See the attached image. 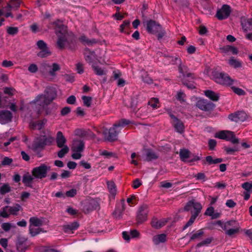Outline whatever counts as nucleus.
<instances>
[{
    "mask_svg": "<svg viewBox=\"0 0 252 252\" xmlns=\"http://www.w3.org/2000/svg\"><path fill=\"white\" fill-rule=\"evenodd\" d=\"M130 121L123 119L117 122L114 124L113 126L108 129L104 126L100 127L97 130L98 133H102L104 138L109 141H113L116 140L119 130L117 129L118 127H123L125 126L129 125Z\"/></svg>",
    "mask_w": 252,
    "mask_h": 252,
    "instance_id": "1",
    "label": "nucleus"
},
{
    "mask_svg": "<svg viewBox=\"0 0 252 252\" xmlns=\"http://www.w3.org/2000/svg\"><path fill=\"white\" fill-rule=\"evenodd\" d=\"M49 28L55 29L58 36L57 44L60 49H63L67 42V27L59 20L51 22L49 25Z\"/></svg>",
    "mask_w": 252,
    "mask_h": 252,
    "instance_id": "2",
    "label": "nucleus"
},
{
    "mask_svg": "<svg viewBox=\"0 0 252 252\" xmlns=\"http://www.w3.org/2000/svg\"><path fill=\"white\" fill-rule=\"evenodd\" d=\"M192 208H193L194 210L191 212V216L190 218L184 226V230L193 224L195 219L201 212L202 206L200 203L195 201L194 200H191L187 203L184 207V210L189 211L191 210Z\"/></svg>",
    "mask_w": 252,
    "mask_h": 252,
    "instance_id": "3",
    "label": "nucleus"
},
{
    "mask_svg": "<svg viewBox=\"0 0 252 252\" xmlns=\"http://www.w3.org/2000/svg\"><path fill=\"white\" fill-rule=\"evenodd\" d=\"M218 224L225 231L226 235L229 236L238 234L241 229L239 222L234 220H230L224 223L220 221H218Z\"/></svg>",
    "mask_w": 252,
    "mask_h": 252,
    "instance_id": "4",
    "label": "nucleus"
},
{
    "mask_svg": "<svg viewBox=\"0 0 252 252\" xmlns=\"http://www.w3.org/2000/svg\"><path fill=\"white\" fill-rule=\"evenodd\" d=\"M61 69L60 65L57 63H49L44 62L41 64L40 70L41 73L46 77H55L56 72Z\"/></svg>",
    "mask_w": 252,
    "mask_h": 252,
    "instance_id": "5",
    "label": "nucleus"
},
{
    "mask_svg": "<svg viewBox=\"0 0 252 252\" xmlns=\"http://www.w3.org/2000/svg\"><path fill=\"white\" fill-rule=\"evenodd\" d=\"M54 141V138L51 136H40L36 138L33 141L32 145L29 148L36 152L39 149H43L46 145H50Z\"/></svg>",
    "mask_w": 252,
    "mask_h": 252,
    "instance_id": "6",
    "label": "nucleus"
},
{
    "mask_svg": "<svg viewBox=\"0 0 252 252\" xmlns=\"http://www.w3.org/2000/svg\"><path fill=\"white\" fill-rule=\"evenodd\" d=\"M147 31L148 32L157 34L158 39L161 38L165 32L162 30L161 26L153 20H149L146 22Z\"/></svg>",
    "mask_w": 252,
    "mask_h": 252,
    "instance_id": "7",
    "label": "nucleus"
},
{
    "mask_svg": "<svg viewBox=\"0 0 252 252\" xmlns=\"http://www.w3.org/2000/svg\"><path fill=\"white\" fill-rule=\"evenodd\" d=\"M213 77L216 82L225 86H230L234 82L227 74L223 72H215L213 74Z\"/></svg>",
    "mask_w": 252,
    "mask_h": 252,
    "instance_id": "8",
    "label": "nucleus"
},
{
    "mask_svg": "<svg viewBox=\"0 0 252 252\" xmlns=\"http://www.w3.org/2000/svg\"><path fill=\"white\" fill-rule=\"evenodd\" d=\"M84 143L80 139L74 140L73 142L71 150L73 152L72 158L74 159H79L81 157V153L83 151Z\"/></svg>",
    "mask_w": 252,
    "mask_h": 252,
    "instance_id": "9",
    "label": "nucleus"
},
{
    "mask_svg": "<svg viewBox=\"0 0 252 252\" xmlns=\"http://www.w3.org/2000/svg\"><path fill=\"white\" fill-rule=\"evenodd\" d=\"M49 170V166L45 164H41L40 166L33 168L32 171V174L35 178L42 179L46 177L47 172Z\"/></svg>",
    "mask_w": 252,
    "mask_h": 252,
    "instance_id": "10",
    "label": "nucleus"
},
{
    "mask_svg": "<svg viewBox=\"0 0 252 252\" xmlns=\"http://www.w3.org/2000/svg\"><path fill=\"white\" fill-rule=\"evenodd\" d=\"M164 57L168 59H171L170 62L172 64H177L178 62L180 63L179 65V70L180 72L183 74L184 77L193 78L194 74L190 73L185 72V70L187 69V67L185 66H182L181 64V59L178 56L172 57L169 56L164 55Z\"/></svg>",
    "mask_w": 252,
    "mask_h": 252,
    "instance_id": "11",
    "label": "nucleus"
},
{
    "mask_svg": "<svg viewBox=\"0 0 252 252\" xmlns=\"http://www.w3.org/2000/svg\"><path fill=\"white\" fill-rule=\"evenodd\" d=\"M38 49L40 50L37 53L38 57L44 58H46L51 55V52L48 47L47 44L42 40H39L36 43Z\"/></svg>",
    "mask_w": 252,
    "mask_h": 252,
    "instance_id": "12",
    "label": "nucleus"
},
{
    "mask_svg": "<svg viewBox=\"0 0 252 252\" xmlns=\"http://www.w3.org/2000/svg\"><path fill=\"white\" fill-rule=\"evenodd\" d=\"M52 100L45 95L40 94L38 95L33 101L36 105L39 106L38 113H41L43 110L45 105H48Z\"/></svg>",
    "mask_w": 252,
    "mask_h": 252,
    "instance_id": "13",
    "label": "nucleus"
},
{
    "mask_svg": "<svg viewBox=\"0 0 252 252\" xmlns=\"http://www.w3.org/2000/svg\"><path fill=\"white\" fill-rule=\"evenodd\" d=\"M231 12V7L227 4H223L216 13V17L219 20L226 19Z\"/></svg>",
    "mask_w": 252,
    "mask_h": 252,
    "instance_id": "14",
    "label": "nucleus"
},
{
    "mask_svg": "<svg viewBox=\"0 0 252 252\" xmlns=\"http://www.w3.org/2000/svg\"><path fill=\"white\" fill-rule=\"evenodd\" d=\"M228 118L231 121L235 122H243L247 120L248 116L245 112L240 111L230 114L228 116Z\"/></svg>",
    "mask_w": 252,
    "mask_h": 252,
    "instance_id": "15",
    "label": "nucleus"
},
{
    "mask_svg": "<svg viewBox=\"0 0 252 252\" xmlns=\"http://www.w3.org/2000/svg\"><path fill=\"white\" fill-rule=\"evenodd\" d=\"M148 213V207L147 205H142L138 211L137 220L138 223H142L147 220Z\"/></svg>",
    "mask_w": 252,
    "mask_h": 252,
    "instance_id": "16",
    "label": "nucleus"
},
{
    "mask_svg": "<svg viewBox=\"0 0 252 252\" xmlns=\"http://www.w3.org/2000/svg\"><path fill=\"white\" fill-rule=\"evenodd\" d=\"M240 22L244 32H248L252 30V19L242 16L240 18Z\"/></svg>",
    "mask_w": 252,
    "mask_h": 252,
    "instance_id": "17",
    "label": "nucleus"
},
{
    "mask_svg": "<svg viewBox=\"0 0 252 252\" xmlns=\"http://www.w3.org/2000/svg\"><path fill=\"white\" fill-rule=\"evenodd\" d=\"M196 106L201 110L205 111H209L214 107V105L212 103L209 102L205 99L198 100L196 102Z\"/></svg>",
    "mask_w": 252,
    "mask_h": 252,
    "instance_id": "18",
    "label": "nucleus"
},
{
    "mask_svg": "<svg viewBox=\"0 0 252 252\" xmlns=\"http://www.w3.org/2000/svg\"><path fill=\"white\" fill-rule=\"evenodd\" d=\"M27 238L19 237L16 243L17 250L19 252H25L28 247L27 244Z\"/></svg>",
    "mask_w": 252,
    "mask_h": 252,
    "instance_id": "19",
    "label": "nucleus"
},
{
    "mask_svg": "<svg viewBox=\"0 0 252 252\" xmlns=\"http://www.w3.org/2000/svg\"><path fill=\"white\" fill-rule=\"evenodd\" d=\"M233 137V132L228 130H222L217 132L215 135V137L229 140Z\"/></svg>",
    "mask_w": 252,
    "mask_h": 252,
    "instance_id": "20",
    "label": "nucleus"
},
{
    "mask_svg": "<svg viewBox=\"0 0 252 252\" xmlns=\"http://www.w3.org/2000/svg\"><path fill=\"white\" fill-rule=\"evenodd\" d=\"M12 114L9 111H3L0 113V123L5 124L10 122L12 118Z\"/></svg>",
    "mask_w": 252,
    "mask_h": 252,
    "instance_id": "21",
    "label": "nucleus"
},
{
    "mask_svg": "<svg viewBox=\"0 0 252 252\" xmlns=\"http://www.w3.org/2000/svg\"><path fill=\"white\" fill-rule=\"evenodd\" d=\"M166 223L167 220L165 219L158 220L157 218H154L151 221V225L155 228L159 229L164 226Z\"/></svg>",
    "mask_w": 252,
    "mask_h": 252,
    "instance_id": "22",
    "label": "nucleus"
},
{
    "mask_svg": "<svg viewBox=\"0 0 252 252\" xmlns=\"http://www.w3.org/2000/svg\"><path fill=\"white\" fill-rule=\"evenodd\" d=\"M56 140L57 146L59 148H62L63 146H67L65 145L66 139L61 131H58L57 132Z\"/></svg>",
    "mask_w": 252,
    "mask_h": 252,
    "instance_id": "23",
    "label": "nucleus"
},
{
    "mask_svg": "<svg viewBox=\"0 0 252 252\" xmlns=\"http://www.w3.org/2000/svg\"><path fill=\"white\" fill-rule=\"evenodd\" d=\"M119 31L127 35L129 34L131 32L130 21L125 20L123 24L120 25Z\"/></svg>",
    "mask_w": 252,
    "mask_h": 252,
    "instance_id": "24",
    "label": "nucleus"
},
{
    "mask_svg": "<svg viewBox=\"0 0 252 252\" xmlns=\"http://www.w3.org/2000/svg\"><path fill=\"white\" fill-rule=\"evenodd\" d=\"M79 227L77 222L74 221L70 224L63 226V231L66 233L70 234L73 233V230H76Z\"/></svg>",
    "mask_w": 252,
    "mask_h": 252,
    "instance_id": "25",
    "label": "nucleus"
},
{
    "mask_svg": "<svg viewBox=\"0 0 252 252\" xmlns=\"http://www.w3.org/2000/svg\"><path fill=\"white\" fill-rule=\"evenodd\" d=\"M46 122V121L44 120H39L36 121L35 122H31L30 124V128L32 130L34 129H41L44 126Z\"/></svg>",
    "mask_w": 252,
    "mask_h": 252,
    "instance_id": "26",
    "label": "nucleus"
},
{
    "mask_svg": "<svg viewBox=\"0 0 252 252\" xmlns=\"http://www.w3.org/2000/svg\"><path fill=\"white\" fill-rule=\"evenodd\" d=\"M33 180V177L32 175H31L29 173L25 174L23 176L22 182L25 186L32 188V182Z\"/></svg>",
    "mask_w": 252,
    "mask_h": 252,
    "instance_id": "27",
    "label": "nucleus"
},
{
    "mask_svg": "<svg viewBox=\"0 0 252 252\" xmlns=\"http://www.w3.org/2000/svg\"><path fill=\"white\" fill-rule=\"evenodd\" d=\"M46 231L43 230V228L39 227H35L29 226V234L32 237H34L40 233H45Z\"/></svg>",
    "mask_w": 252,
    "mask_h": 252,
    "instance_id": "28",
    "label": "nucleus"
},
{
    "mask_svg": "<svg viewBox=\"0 0 252 252\" xmlns=\"http://www.w3.org/2000/svg\"><path fill=\"white\" fill-rule=\"evenodd\" d=\"M220 50L221 52L223 53H227L229 52H231L233 55H237L238 53V49L237 48L230 45L223 46L221 48Z\"/></svg>",
    "mask_w": 252,
    "mask_h": 252,
    "instance_id": "29",
    "label": "nucleus"
},
{
    "mask_svg": "<svg viewBox=\"0 0 252 252\" xmlns=\"http://www.w3.org/2000/svg\"><path fill=\"white\" fill-rule=\"evenodd\" d=\"M228 64L234 68H240L242 66L243 62L239 60L231 57L228 61Z\"/></svg>",
    "mask_w": 252,
    "mask_h": 252,
    "instance_id": "30",
    "label": "nucleus"
},
{
    "mask_svg": "<svg viewBox=\"0 0 252 252\" xmlns=\"http://www.w3.org/2000/svg\"><path fill=\"white\" fill-rule=\"evenodd\" d=\"M29 226L40 227L43 225V221L37 217H31L29 220Z\"/></svg>",
    "mask_w": 252,
    "mask_h": 252,
    "instance_id": "31",
    "label": "nucleus"
},
{
    "mask_svg": "<svg viewBox=\"0 0 252 252\" xmlns=\"http://www.w3.org/2000/svg\"><path fill=\"white\" fill-rule=\"evenodd\" d=\"M166 241V235L165 234H161L155 235L153 238V241L155 245H158L161 243H164Z\"/></svg>",
    "mask_w": 252,
    "mask_h": 252,
    "instance_id": "32",
    "label": "nucleus"
},
{
    "mask_svg": "<svg viewBox=\"0 0 252 252\" xmlns=\"http://www.w3.org/2000/svg\"><path fill=\"white\" fill-rule=\"evenodd\" d=\"M173 125L177 131L180 133L183 132L184 126L183 123L175 117L173 118Z\"/></svg>",
    "mask_w": 252,
    "mask_h": 252,
    "instance_id": "33",
    "label": "nucleus"
},
{
    "mask_svg": "<svg viewBox=\"0 0 252 252\" xmlns=\"http://www.w3.org/2000/svg\"><path fill=\"white\" fill-rule=\"evenodd\" d=\"M205 95L213 101H216L219 99V94L210 90L205 91L204 92Z\"/></svg>",
    "mask_w": 252,
    "mask_h": 252,
    "instance_id": "34",
    "label": "nucleus"
},
{
    "mask_svg": "<svg viewBox=\"0 0 252 252\" xmlns=\"http://www.w3.org/2000/svg\"><path fill=\"white\" fill-rule=\"evenodd\" d=\"M21 3L20 0H11L6 6V8L8 10H10V9H17L20 7Z\"/></svg>",
    "mask_w": 252,
    "mask_h": 252,
    "instance_id": "35",
    "label": "nucleus"
},
{
    "mask_svg": "<svg viewBox=\"0 0 252 252\" xmlns=\"http://www.w3.org/2000/svg\"><path fill=\"white\" fill-rule=\"evenodd\" d=\"M158 155L151 150L146 151V160L149 161L152 160L156 159L158 158Z\"/></svg>",
    "mask_w": 252,
    "mask_h": 252,
    "instance_id": "36",
    "label": "nucleus"
},
{
    "mask_svg": "<svg viewBox=\"0 0 252 252\" xmlns=\"http://www.w3.org/2000/svg\"><path fill=\"white\" fill-rule=\"evenodd\" d=\"M190 152L188 149H181L180 151V156L181 159L183 161H187V159L190 158Z\"/></svg>",
    "mask_w": 252,
    "mask_h": 252,
    "instance_id": "37",
    "label": "nucleus"
},
{
    "mask_svg": "<svg viewBox=\"0 0 252 252\" xmlns=\"http://www.w3.org/2000/svg\"><path fill=\"white\" fill-rule=\"evenodd\" d=\"M107 187L109 192L113 196H115L117 193L116 187L115 183L112 181L107 182Z\"/></svg>",
    "mask_w": 252,
    "mask_h": 252,
    "instance_id": "38",
    "label": "nucleus"
},
{
    "mask_svg": "<svg viewBox=\"0 0 252 252\" xmlns=\"http://www.w3.org/2000/svg\"><path fill=\"white\" fill-rule=\"evenodd\" d=\"M84 55L86 60L88 63H91L95 59L94 53L90 50H86Z\"/></svg>",
    "mask_w": 252,
    "mask_h": 252,
    "instance_id": "39",
    "label": "nucleus"
},
{
    "mask_svg": "<svg viewBox=\"0 0 252 252\" xmlns=\"http://www.w3.org/2000/svg\"><path fill=\"white\" fill-rule=\"evenodd\" d=\"M20 206L19 205H16L14 206H8V210L9 216L10 215H17L18 214V212L20 209Z\"/></svg>",
    "mask_w": 252,
    "mask_h": 252,
    "instance_id": "40",
    "label": "nucleus"
},
{
    "mask_svg": "<svg viewBox=\"0 0 252 252\" xmlns=\"http://www.w3.org/2000/svg\"><path fill=\"white\" fill-rule=\"evenodd\" d=\"M206 161L209 164H218L222 161L221 158H216L214 159L212 156H209L206 157Z\"/></svg>",
    "mask_w": 252,
    "mask_h": 252,
    "instance_id": "41",
    "label": "nucleus"
},
{
    "mask_svg": "<svg viewBox=\"0 0 252 252\" xmlns=\"http://www.w3.org/2000/svg\"><path fill=\"white\" fill-rule=\"evenodd\" d=\"M92 67L95 73L97 75H103L106 73V71L98 66L93 65Z\"/></svg>",
    "mask_w": 252,
    "mask_h": 252,
    "instance_id": "42",
    "label": "nucleus"
},
{
    "mask_svg": "<svg viewBox=\"0 0 252 252\" xmlns=\"http://www.w3.org/2000/svg\"><path fill=\"white\" fill-rule=\"evenodd\" d=\"M19 29L16 27H7L6 28V32L7 33L11 35H15L18 32Z\"/></svg>",
    "mask_w": 252,
    "mask_h": 252,
    "instance_id": "43",
    "label": "nucleus"
},
{
    "mask_svg": "<svg viewBox=\"0 0 252 252\" xmlns=\"http://www.w3.org/2000/svg\"><path fill=\"white\" fill-rule=\"evenodd\" d=\"M148 104L153 108L159 107L158 99L157 98H152L148 102Z\"/></svg>",
    "mask_w": 252,
    "mask_h": 252,
    "instance_id": "44",
    "label": "nucleus"
},
{
    "mask_svg": "<svg viewBox=\"0 0 252 252\" xmlns=\"http://www.w3.org/2000/svg\"><path fill=\"white\" fill-rule=\"evenodd\" d=\"M61 148V150L58 153V156L60 158L63 157L69 152V148L67 146H63Z\"/></svg>",
    "mask_w": 252,
    "mask_h": 252,
    "instance_id": "45",
    "label": "nucleus"
},
{
    "mask_svg": "<svg viewBox=\"0 0 252 252\" xmlns=\"http://www.w3.org/2000/svg\"><path fill=\"white\" fill-rule=\"evenodd\" d=\"M11 188L8 184H4L0 188V193L1 194H4L10 192Z\"/></svg>",
    "mask_w": 252,
    "mask_h": 252,
    "instance_id": "46",
    "label": "nucleus"
},
{
    "mask_svg": "<svg viewBox=\"0 0 252 252\" xmlns=\"http://www.w3.org/2000/svg\"><path fill=\"white\" fill-rule=\"evenodd\" d=\"M242 187L246 191L252 192V181L247 182L242 185Z\"/></svg>",
    "mask_w": 252,
    "mask_h": 252,
    "instance_id": "47",
    "label": "nucleus"
},
{
    "mask_svg": "<svg viewBox=\"0 0 252 252\" xmlns=\"http://www.w3.org/2000/svg\"><path fill=\"white\" fill-rule=\"evenodd\" d=\"M8 206H6L2 208L0 211V217L3 218H8L9 216L8 210Z\"/></svg>",
    "mask_w": 252,
    "mask_h": 252,
    "instance_id": "48",
    "label": "nucleus"
},
{
    "mask_svg": "<svg viewBox=\"0 0 252 252\" xmlns=\"http://www.w3.org/2000/svg\"><path fill=\"white\" fill-rule=\"evenodd\" d=\"M231 89L234 93L239 95H244L246 94L245 91L242 89L235 87H231Z\"/></svg>",
    "mask_w": 252,
    "mask_h": 252,
    "instance_id": "49",
    "label": "nucleus"
},
{
    "mask_svg": "<svg viewBox=\"0 0 252 252\" xmlns=\"http://www.w3.org/2000/svg\"><path fill=\"white\" fill-rule=\"evenodd\" d=\"M82 99L83 101V103L87 107H90L91 106V102H92V97L90 96H83L82 97Z\"/></svg>",
    "mask_w": 252,
    "mask_h": 252,
    "instance_id": "50",
    "label": "nucleus"
},
{
    "mask_svg": "<svg viewBox=\"0 0 252 252\" xmlns=\"http://www.w3.org/2000/svg\"><path fill=\"white\" fill-rule=\"evenodd\" d=\"M13 162V159L7 157H5L1 161V164L4 166L9 165Z\"/></svg>",
    "mask_w": 252,
    "mask_h": 252,
    "instance_id": "51",
    "label": "nucleus"
},
{
    "mask_svg": "<svg viewBox=\"0 0 252 252\" xmlns=\"http://www.w3.org/2000/svg\"><path fill=\"white\" fill-rule=\"evenodd\" d=\"M100 155L104 156L107 158H110L113 156V154L112 152H108L106 150L100 151Z\"/></svg>",
    "mask_w": 252,
    "mask_h": 252,
    "instance_id": "52",
    "label": "nucleus"
},
{
    "mask_svg": "<svg viewBox=\"0 0 252 252\" xmlns=\"http://www.w3.org/2000/svg\"><path fill=\"white\" fill-rule=\"evenodd\" d=\"M77 193V190L76 189H71L66 192L65 195L67 197H74Z\"/></svg>",
    "mask_w": 252,
    "mask_h": 252,
    "instance_id": "53",
    "label": "nucleus"
},
{
    "mask_svg": "<svg viewBox=\"0 0 252 252\" xmlns=\"http://www.w3.org/2000/svg\"><path fill=\"white\" fill-rule=\"evenodd\" d=\"M185 97L186 95L184 93L179 92L177 93L176 98L181 102H184Z\"/></svg>",
    "mask_w": 252,
    "mask_h": 252,
    "instance_id": "54",
    "label": "nucleus"
},
{
    "mask_svg": "<svg viewBox=\"0 0 252 252\" xmlns=\"http://www.w3.org/2000/svg\"><path fill=\"white\" fill-rule=\"evenodd\" d=\"M1 227L5 231H8L11 228L12 225L8 222H4L1 224Z\"/></svg>",
    "mask_w": 252,
    "mask_h": 252,
    "instance_id": "55",
    "label": "nucleus"
},
{
    "mask_svg": "<svg viewBox=\"0 0 252 252\" xmlns=\"http://www.w3.org/2000/svg\"><path fill=\"white\" fill-rule=\"evenodd\" d=\"M203 234V232L202 230H199L197 231L196 233H194L191 237V240H194L195 239L198 238L201 236Z\"/></svg>",
    "mask_w": 252,
    "mask_h": 252,
    "instance_id": "56",
    "label": "nucleus"
},
{
    "mask_svg": "<svg viewBox=\"0 0 252 252\" xmlns=\"http://www.w3.org/2000/svg\"><path fill=\"white\" fill-rule=\"evenodd\" d=\"M211 241H212V239H211V238H207L205 240H203V241H201V242L199 243L197 245V246L198 247H200L203 246L204 245H208V244H210L211 242Z\"/></svg>",
    "mask_w": 252,
    "mask_h": 252,
    "instance_id": "57",
    "label": "nucleus"
},
{
    "mask_svg": "<svg viewBox=\"0 0 252 252\" xmlns=\"http://www.w3.org/2000/svg\"><path fill=\"white\" fill-rule=\"evenodd\" d=\"M37 70V66L34 63L31 64L28 67V70L32 73H35Z\"/></svg>",
    "mask_w": 252,
    "mask_h": 252,
    "instance_id": "58",
    "label": "nucleus"
},
{
    "mask_svg": "<svg viewBox=\"0 0 252 252\" xmlns=\"http://www.w3.org/2000/svg\"><path fill=\"white\" fill-rule=\"evenodd\" d=\"M76 70L79 74H82L84 72V67L81 63L76 64Z\"/></svg>",
    "mask_w": 252,
    "mask_h": 252,
    "instance_id": "59",
    "label": "nucleus"
},
{
    "mask_svg": "<svg viewBox=\"0 0 252 252\" xmlns=\"http://www.w3.org/2000/svg\"><path fill=\"white\" fill-rule=\"evenodd\" d=\"M214 212V208L213 207L211 206V207H208L207 209V210L205 213V215L212 217V216H213Z\"/></svg>",
    "mask_w": 252,
    "mask_h": 252,
    "instance_id": "60",
    "label": "nucleus"
},
{
    "mask_svg": "<svg viewBox=\"0 0 252 252\" xmlns=\"http://www.w3.org/2000/svg\"><path fill=\"white\" fill-rule=\"evenodd\" d=\"M142 185V183L139 179H136L133 182L132 187L134 189L139 188Z\"/></svg>",
    "mask_w": 252,
    "mask_h": 252,
    "instance_id": "61",
    "label": "nucleus"
},
{
    "mask_svg": "<svg viewBox=\"0 0 252 252\" xmlns=\"http://www.w3.org/2000/svg\"><path fill=\"white\" fill-rule=\"evenodd\" d=\"M194 177H195L198 180L204 181L206 180V176L203 173H198L194 176Z\"/></svg>",
    "mask_w": 252,
    "mask_h": 252,
    "instance_id": "62",
    "label": "nucleus"
},
{
    "mask_svg": "<svg viewBox=\"0 0 252 252\" xmlns=\"http://www.w3.org/2000/svg\"><path fill=\"white\" fill-rule=\"evenodd\" d=\"M225 204L229 208H233L236 205V203L232 199L227 200Z\"/></svg>",
    "mask_w": 252,
    "mask_h": 252,
    "instance_id": "63",
    "label": "nucleus"
},
{
    "mask_svg": "<svg viewBox=\"0 0 252 252\" xmlns=\"http://www.w3.org/2000/svg\"><path fill=\"white\" fill-rule=\"evenodd\" d=\"M2 65L5 67H8L13 65V63L10 61L4 60L2 63Z\"/></svg>",
    "mask_w": 252,
    "mask_h": 252,
    "instance_id": "64",
    "label": "nucleus"
}]
</instances>
